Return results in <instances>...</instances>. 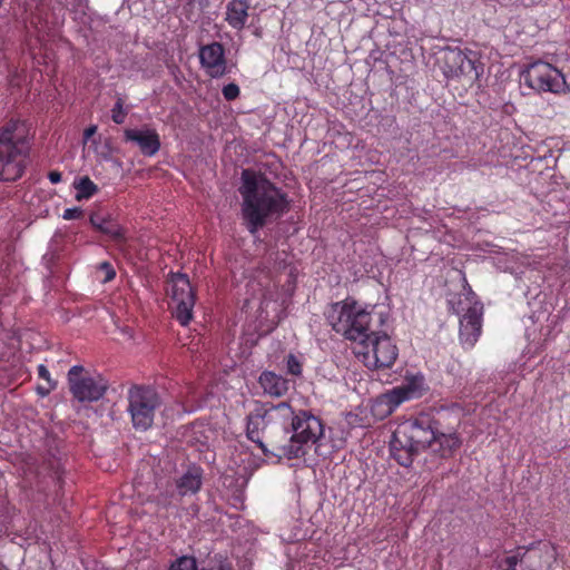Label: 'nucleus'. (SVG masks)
Returning a JSON list of instances; mask_svg holds the SVG:
<instances>
[{"label": "nucleus", "instance_id": "obj_1", "mask_svg": "<svg viewBox=\"0 0 570 570\" xmlns=\"http://www.w3.org/2000/svg\"><path fill=\"white\" fill-rule=\"evenodd\" d=\"M239 193L243 219L252 234L288 209L285 194L264 176L250 170L243 171Z\"/></svg>", "mask_w": 570, "mask_h": 570}, {"label": "nucleus", "instance_id": "obj_2", "mask_svg": "<svg viewBox=\"0 0 570 570\" xmlns=\"http://www.w3.org/2000/svg\"><path fill=\"white\" fill-rule=\"evenodd\" d=\"M283 276L282 273L274 278L269 272L258 271L249 277L246 284L248 295L246 305L264 321L276 322L284 297L289 294L291 287L279 289L278 284Z\"/></svg>", "mask_w": 570, "mask_h": 570}, {"label": "nucleus", "instance_id": "obj_3", "mask_svg": "<svg viewBox=\"0 0 570 570\" xmlns=\"http://www.w3.org/2000/svg\"><path fill=\"white\" fill-rule=\"evenodd\" d=\"M373 315V306H365L352 299L337 302L327 311V320L332 328L356 343L370 334Z\"/></svg>", "mask_w": 570, "mask_h": 570}, {"label": "nucleus", "instance_id": "obj_4", "mask_svg": "<svg viewBox=\"0 0 570 570\" xmlns=\"http://www.w3.org/2000/svg\"><path fill=\"white\" fill-rule=\"evenodd\" d=\"M436 432L425 420H409L401 423L393 433L391 453L403 466L412 463L413 456L433 444Z\"/></svg>", "mask_w": 570, "mask_h": 570}, {"label": "nucleus", "instance_id": "obj_5", "mask_svg": "<svg viewBox=\"0 0 570 570\" xmlns=\"http://www.w3.org/2000/svg\"><path fill=\"white\" fill-rule=\"evenodd\" d=\"M26 125L11 121L0 130V179L10 181L23 171Z\"/></svg>", "mask_w": 570, "mask_h": 570}, {"label": "nucleus", "instance_id": "obj_6", "mask_svg": "<svg viewBox=\"0 0 570 570\" xmlns=\"http://www.w3.org/2000/svg\"><path fill=\"white\" fill-rule=\"evenodd\" d=\"M293 434L286 444H281L273 452L276 461L282 459H297L306 453V445L314 444L323 435L324 428L318 417L301 411L292 419Z\"/></svg>", "mask_w": 570, "mask_h": 570}, {"label": "nucleus", "instance_id": "obj_7", "mask_svg": "<svg viewBox=\"0 0 570 570\" xmlns=\"http://www.w3.org/2000/svg\"><path fill=\"white\" fill-rule=\"evenodd\" d=\"M357 358L370 370L391 367L399 355L392 338L383 332H371L355 346Z\"/></svg>", "mask_w": 570, "mask_h": 570}, {"label": "nucleus", "instance_id": "obj_8", "mask_svg": "<svg viewBox=\"0 0 570 570\" xmlns=\"http://www.w3.org/2000/svg\"><path fill=\"white\" fill-rule=\"evenodd\" d=\"M521 78L525 86L539 94L550 92L560 96L570 91L564 75L558 68L544 61L539 60L528 65L522 71Z\"/></svg>", "mask_w": 570, "mask_h": 570}, {"label": "nucleus", "instance_id": "obj_9", "mask_svg": "<svg viewBox=\"0 0 570 570\" xmlns=\"http://www.w3.org/2000/svg\"><path fill=\"white\" fill-rule=\"evenodd\" d=\"M428 391V384L422 373H406L402 383L383 393L376 400V406L383 407L382 414H391L400 404L419 399Z\"/></svg>", "mask_w": 570, "mask_h": 570}, {"label": "nucleus", "instance_id": "obj_10", "mask_svg": "<svg viewBox=\"0 0 570 570\" xmlns=\"http://www.w3.org/2000/svg\"><path fill=\"white\" fill-rule=\"evenodd\" d=\"M68 382L70 392L79 402H96L108 389V382L101 374L78 365L69 370Z\"/></svg>", "mask_w": 570, "mask_h": 570}, {"label": "nucleus", "instance_id": "obj_11", "mask_svg": "<svg viewBox=\"0 0 570 570\" xmlns=\"http://www.w3.org/2000/svg\"><path fill=\"white\" fill-rule=\"evenodd\" d=\"M167 293L170 296V308L174 317L186 326L193 318L196 302L195 292L185 274H173L168 281Z\"/></svg>", "mask_w": 570, "mask_h": 570}, {"label": "nucleus", "instance_id": "obj_12", "mask_svg": "<svg viewBox=\"0 0 570 570\" xmlns=\"http://www.w3.org/2000/svg\"><path fill=\"white\" fill-rule=\"evenodd\" d=\"M128 411L134 428L146 431L154 422L155 411L159 406V397L155 390L134 386L128 393Z\"/></svg>", "mask_w": 570, "mask_h": 570}, {"label": "nucleus", "instance_id": "obj_13", "mask_svg": "<svg viewBox=\"0 0 570 570\" xmlns=\"http://www.w3.org/2000/svg\"><path fill=\"white\" fill-rule=\"evenodd\" d=\"M462 311L464 313L460 320V341L465 348H472L481 335L483 306L479 302H470Z\"/></svg>", "mask_w": 570, "mask_h": 570}, {"label": "nucleus", "instance_id": "obj_14", "mask_svg": "<svg viewBox=\"0 0 570 570\" xmlns=\"http://www.w3.org/2000/svg\"><path fill=\"white\" fill-rule=\"evenodd\" d=\"M557 559L556 548L550 542H539L523 548L522 562L528 570H550Z\"/></svg>", "mask_w": 570, "mask_h": 570}, {"label": "nucleus", "instance_id": "obj_15", "mask_svg": "<svg viewBox=\"0 0 570 570\" xmlns=\"http://www.w3.org/2000/svg\"><path fill=\"white\" fill-rule=\"evenodd\" d=\"M199 59L203 68L210 77L218 78L226 73L224 48L220 43L213 42L202 47Z\"/></svg>", "mask_w": 570, "mask_h": 570}, {"label": "nucleus", "instance_id": "obj_16", "mask_svg": "<svg viewBox=\"0 0 570 570\" xmlns=\"http://www.w3.org/2000/svg\"><path fill=\"white\" fill-rule=\"evenodd\" d=\"M126 140L137 144L140 151L146 156H154L160 149V140L156 130L151 128L127 129Z\"/></svg>", "mask_w": 570, "mask_h": 570}, {"label": "nucleus", "instance_id": "obj_17", "mask_svg": "<svg viewBox=\"0 0 570 570\" xmlns=\"http://www.w3.org/2000/svg\"><path fill=\"white\" fill-rule=\"evenodd\" d=\"M444 59L448 66L445 70V75L448 77H459L461 75H468L472 71H476L474 61L460 49H451L446 51ZM474 73L475 77H478V72Z\"/></svg>", "mask_w": 570, "mask_h": 570}, {"label": "nucleus", "instance_id": "obj_18", "mask_svg": "<svg viewBox=\"0 0 570 570\" xmlns=\"http://www.w3.org/2000/svg\"><path fill=\"white\" fill-rule=\"evenodd\" d=\"M266 428V419L265 415L261 414H252L248 417L247 422V438L257 443L261 450L263 451L264 455L271 462H277L275 456L273 455V452H276L275 448L278 444H274L272 450H268L265 444L262 441V433Z\"/></svg>", "mask_w": 570, "mask_h": 570}, {"label": "nucleus", "instance_id": "obj_19", "mask_svg": "<svg viewBox=\"0 0 570 570\" xmlns=\"http://www.w3.org/2000/svg\"><path fill=\"white\" fill-rule=\"evenodd\" d=\"M258 384L264 393L272 397L286 395L291 387L288 380L272 371H264L258 377Z\"/></svg>", "mask_w": 570, "mask_h": 570}, {"label": "nucleus", "instance_id": "obj_20", "mask_svg": "<svg viewBox=\"0 0 570 570\" xmlns=\"http://www.w3.org/2000/svg\"><path fill=\"white\" fill-rule=\"evenodd\" d=\"M249 0H233L227 4L226 20L235 29H242L247 20Z\"/></svg>", "mask_w": 570, "mask_h": 570}, {"label": "nucleus", "instance_id": "obj_21", "mask_svg": "<svg viewBox=\"0 0 570 570\" xmlns=\"http://www.w3.org/2000/svg\"><path fill=\"white\" fill-rule=\"evenodd\" d=\"M202 485V473L198 468H190L178 481L177 489L180 495L196 493Z\"/></svg>", "mask_w": 570, "mask_h": 570}, {"label": "nucleus", "instance_id": "obj_22", "mask_svg": "<svg viewBox=\"0 0 570 570\" xmlns=\"http://www.w3.org/2000/svg\"><path fill=\"white\" fill-rule=\"evenodd\" d=\"M73 188L76 190L75 198L78 202L89 199L98 191V186L87 176L76 179Z\"/></svg>", "mask_w": 570, "mask_h": 570}, {"label": "nucleus", "instance_id": "obj_23", "mask_svg": "<svg viewBox=\"0 0 570 570\" xmlns=\"http://www.w3.org/2000/svg\"><path fill=\"white\" fill-rule=\"evenodd\" d=\"M90 224L98 228L99 230L111 235L115 238L122 237L121 229L118 225L112 224L110 220L106 219L102 215L98 213H94L90 215Z\"/></svg>", "mask_w": 570, "mask_h": 570}, {"label": "nucleus", "instance_id": "obj_24", "mask_svg": "<svg viewBox=\"0 0 570 570\" xmlns=\"http://www.w3.org/2000/svg\"><path fill=\"white\" fill-rule=\"evenodd\" d=\"M38 375L41 380L45 381V384L38 385L37 391L42 396L48 395L52 390L56 389L57 383L51 379L48 368L42 364L38 366Z\"/></svg>", "mask_w": 570, "mask_h": 570}, {"label": "nucleus", "instance_id": "obj_25", "mask_svg": "<svg viewBox=\"0 0 570 570\" xmlns=\"http://www.w3.org/2000/svg\"><path fill=\"white\" fill-rule=\"evenodd\" d=\"M433 443H438L444 450L452 451L461 444V441L456 433H441L436 434Z\"/></svg>", "mask_w": 570, "mask_h": 570}, {"label": "nucleus", "instance_id": "obj_26", "mask_svg": "<svg viewBox=\"0 0 570 570\" xmlns=\"http://www.w3.org/2000/svg\"><path fill=\"white\" fill-rule=\"evenodd\" d=\"M523 548H519L517 552L504 559L502 567L505 570H528L524 569V562H522Z\"/></svg>", "mask_w": 570, "mask_h": 570}, {"label": "nucleus", "instance_id": "obj_27", "mask_svg": "<svg viewBox=\"0 0 570 570\" xmlns=\"http://www.w3.org/2000/svg\"><path fill=\"white\" fill-rule=\"evenodd\" d=\"M266 415L272 419L276 416L288 419L293 415V410L288 403L282 402L278 405L273 406L269 411H267Z\"/></svg>", "mask_w": 570, "mask_h": 570}, {"label": "nucleus", "instance_id": "obj_28", "mask_svg": "<svg viewBox=\"0 0 570 570\" xmlns=\"http://www.w3.org/2000/svg\"><path fill=\"white\" fill-rule=\"evenodd\" d=\"M169 570H197V566L194 558L181 557L170 566Z\"/></svg>", "mask_w": 570, "mask_h": 570}, {"label": "nucleus", "instance_id": "obj_29", "mask_svg": "<svg viewBox=\"0 0 570 570\" xmlns=\"http://www.w3.org/2000/svg\"><path fill=\"white\" fill-rule=\"evenodd\" d=\"M286 368L287 373L293 376H301L302 374V363L296 356L292 354H289L286 358Z\"/></svg>", "mask_w": 570, "mask_h": 570}, {"label": "nucleus", "instance_id": "obj_30", "mask_svg": "<svg viewBox=\"0 0 570 570\" xmlns=\"http://www.w3.org/2000/svg\"><path fill=\"white\" fill-rule=\"evenodd\" d=\"M111 118L116 124H122L126 119V111L124 109V102L118 99L111 110Z\"/></svg>", "mask_w": 570, "mask_h": 570}, {"label": "nucleus", "instance_id": "obj_31", "mask_svg": "<svg viewBox=\"0 0 570 570\" xmlns=\"http://www.w3.org/2000/svg\"><path fill=\"white\" fill-rule=\"evenodd\" d=\"M99 272L102 273V282H109L111 281L116 273L112 266L106 262L100 264Z\"/></svg>", "mask_w": 570, "mask_h": 570}, {"label": "nucleus", "instance_id": "obj_32", "mask_svg": "<svg viewBox=\"0 0 570 570\" xmlns=\"http://www.w3.org/2000/svg\"><path fill=\"white\" fill-rule=\"evenodd\" d=\"M223 95L227 100H234L239 95V88L235 83H228L223 88Z\"/></svg>", "mask_w": 570, "mask_h": 570}, {"label": "nucleus", "instance_id": "obj_33", "mask_svg": "<svg viewBox=\"0 0 570 570\" xmlns=\"http://www.w3.org/2000/svg\"><path fill=\"white\" fill-rule=\"evenodd\" d=\"M82 216V210L79 207H72L65 209L62 218L66 220L78 219Z\"/></svg>", "mask_w": 570, "mask_h": 570}, {"label": "nucleus", "instance_id": "obj_34", "mask_svg": "<svg viewBox=\"0 0 570 570\" xmlns=\"http://www.w3.org/2000/svg\"><path fill=\"white\" fill-rule=\"evenodd\" d=\"M28 46H29L32 57L36 59L38 56V52L36 50L38 49V46H39V51L41 50L42 39L40 38L39 35H37L35 38H31L28 41Z\"/></svg>", "mask_w": 570, "mask_h": 570}, {"label": "nucleus", "instance_id": "obj_35", "mask_svg": "<svg viewBox=\"0 0 570 570\" xmlns=\"http://www.w3.org/2000/svg\"><path fill=\"white\" fill-rule=\"evenodd\" d=\"M97 132V126L92 125L85 129L83 139L85 141L89 140Z\"/></svg>", "mask_w": 570, "mask_h": 570}, {"label": "nucleus", "instance_id": "obj_36", "mask_svg": "<svg viewBox=\"0 0 570 570\" xmlns=\"http://www.w3.org/2000/svg\"><path fill=\"white\" fill-rule=\"evenodd\" d=\"M48 178L51 184H58L61 181V174L59 171L53 170L49 173Z\"/></svg>", "mask_w": 570, "mask_h": 570}, {"label": "nucleus", "instance_id": "obj_37", "mask_svg": "<svg viewBox=\"0 0 570 570\" xmlns=\"http://www.w3.org/2000/svg\"><path fill=\"white\" fill-rule=\"evenodd\" d=\"M209 570H232L229 566L220 564L219 567H213Z\"/></svg>", "mask_w": 570, "mask_h": 570}, {"label": "nucleus", "instance_id": "obj_38", "mask_svg": "<svg viewBox=\"0 0 570 570\" xmlns=\"http://www.w3.org/2000/svg\"><path fill=\"white\" fill-rule=\"evenodd\" d=\"M0 570H7V568L0 562Z\"/></svg>", "mask_w": 570, "mask_h": 570}, {"label": "nucleus", "instance_id": "obj_39", "mask_svg": "<svg viewBox=\"0 0 570 570\" xmlns=\"http://www.w3.org/2000/svg\"><path fill=\"white\" fill-rule=\"evenodd\" d=\"M291 275H292V272L287 273L285 276L291 277Z\"/></svg>", "mask_w": 570, "mask_h": 570}]
</instances>
